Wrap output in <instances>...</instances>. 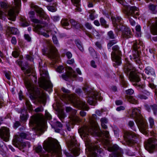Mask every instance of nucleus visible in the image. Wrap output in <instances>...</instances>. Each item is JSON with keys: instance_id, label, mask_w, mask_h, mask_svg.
<instances>
[{"instance_id": "obj_27", "label": "nucleus", "mask_w": 157, "mask_h": 157, "mask_svg": "<svg viewBox=\"0 0 157 157\" xmlns=\"http://www.w3.org/2000/svg\"><path fill=\"white\" fill-rule=\"evenodd\" d=\"M62 90L63 93H64L62 95V97L63 99L65 100H71L70 95L69 94L70 93V91L64 87L62 88Z\"/></svg>"}, {"instance_id": "obj_35", "label": "nucleus", "mask_w": 157, "mask_h": 157, "mask_svg": "<svg viewBox=\"0 0 157 157\" xmlns=\"http://www.w3.org/2000/svg\"><path fill=\"white\" fill-rule=\"evenodd\" d=\"M69 21L68 19L66 18H63L60 22L61 24L62 27L66 29H68L70 28H65L66 26H68L69 25Z\"/></svg>"}, {"instance_id": "obj_52", "label": "nucleus", "mask_w": 157, "mask_h": 157, "mask_svg": "<svg viewBox=\"0 0 157 157\" xmlns=\"http://www.w3.org/2000/svg\"><path fill=\"white\" fill-rule=\"evenodd\" d=\"M56 71L59 73H63L64 71V68L63 66H60L57 68Z\"/></svg>"}, {"instance_id": "obj_64", "label": "nucleus", "mask_w": 157, "mask_h": 157, "mask_svg": "<svg viewBox=\"0 0 157 157\" xmlns=\"http://www.w3.org/2000/svg\"><path fill=\"white\" fill-rule=\"evenodd\" d=\"M85 27L88 29H92V25L89 23H86L85 24Z\"/></svg>"}, {"instance_id": "obj_31", "label": "nucleus", "mask_w": 157, "mask_h": 157, "mask_svg": "<svg viewBox=\"0 0 157 157\" xmlns=\"http://www.w3.org/2000/svg\"><path fill=\"white\" fill-rule=\"evenodd\" d=\"M36 29L37 31L39 34H41L44 32H48V30H46L44 27L42 26L41 25L38 24L36 25Z\"/></svg>"}, {"instance_id": "obj_4", "label": "nucleus", "mask_w": 157, "mask_h": 157, "mask_svg": "<svg viewBox=\"0 0 157 157\" xmlns=\"http://www.w3.org/2000/svg\"><path fill=\"white\" fill-rule=\"evenodd\" d=\"M140 113V110L139 109H133L131 117L135 119V122L140 132L144 135H147L148 133V125Z\"/></svg>"}, {"instance_id": "obj_3", "label": "nucleus", "mask_w": 157, "mask_h": 157, "mask_svg": "<svg viewBox=\"0 0 157 157\" xmlns=\"http://www.w3.org/2000/svg\"><path fill=\"white\" fill-rule=\"evenodd\" d=\"M136 70L135 67L129 61H126L124 66L123 71L128 78L135 83L134 85L138 89L144 88L145 85L144 82H140V75L136 73Z\"/></svg>"}, {"instance_id": "obj_54", "label": "nucleus", "mask_w": 157, "mask_h": 157, "mask_svg": "<svg viewBox=\"0 0 157 157\" xmlns=\"http://www.w3.org/2000/svg\"><path fill=\"white\" fill-rule=\"evenodd\" d=\"M149 121L151 128H153L154 124V119L151 117H149Z\"/></svg>"}, {"instance_id": "obj_45", "label": "nucleus", "mask_w": 157, "mask_h": 157, "mask_svg": "<svg viewBox=\"0 0 157 157\" xmlns=\"http://www.w3.org/2000/svg\"><path fill=\"white\" fill-rule=\"evenodd\" d=\"M8 25L9 26L8 27V29L13 34L16 35L18 34V31L17 29L13 27H10V25L8 24Z\"/></svg>"}, {"instance_id": "obj_38", "label": "nucleus", "mask_w": 157, "mask_h": 157, "mask_svg": "<svg viewBox=\"0 0 157 157\" xmlns=\"http://www.w3.org/2000/svg\"><path fill=\"white\" fill-rule=\"evenodd\" d=\"M66 111L67 113L72 116H74L77 113V110L73 109L70 107H67L66 108Z\"/></svg>"}, {"instance_id": "obj_14", "label": "nucleus", "mask_w": 157, "mask_h": 157, "mask_svg": "<svg viewBox=\"0 0 157 157\" xmlns=\"http://www.w3.org/2000/svg\"><path fill=\"white\" fill-rule=\"evenodd\" d=\"M139 136L138 135L133 132L126 133V137L128 139L129 146L133 147L137 146Z\"/></svg>"}, {"instance_id": "obj_60", "label": "nucleus", "mask_w": 157, "mask_h": 157, "mask_svg": "<svg viewBox=\"0 0 157 157\" xmlns=\"http://www.w3.org/2000/svg\"><path fill=\"white\" fill-rule=\"evenodd\" d=\"M75 93L77 95L81 96L82 94V91L81 89L78 88L76 89Z\"/></svg>"}, {"instance_id": "obj_24", "label": "nucleus", "mask_w": 157, "mask_h": 157, "mask_svg": "<svg viewBox=\"0 0 157 157\" xmlns=\"http://www.w3.org/2000/svg\"><path fill=\"white\" fill-rule=\"evenodd\" d=\"M76 75L72 74L71 72H68L62 75V77L64 79L69 81L73 80V78H76Z\"/></svg>"}, {"instance_id": "obj_15", "label": "nucleus", "mask_w": 157, "mask_h": 157, "mask_svg": "<svg viewBox=\"0 0 157 157\" xmlns=\"http://www.w3.org/2000/svg\"><path fill=\"white\" fill-rule=\"evenodd\" d=\"M108 150L112 152L109 155V157H121L123 153L122 149L116 144L109 147Z\"/></svg>"}, {"instance_id": "obj_62", "label": "nucleus", "mask_w": 157, "mask_h": 157, "mask_svg": "<svg viewBox=\"0 0 157 157\" xmlns=\"http://www.w3.org/2000/svg\"><path fill=\"white\" fill-rule=\"evenodd\" d=\"M26 58L27 60L30 62H33L34 59L31 55H26Z\"/></svg>"}, {"instance_id": "obj_29", "label": "nucleus", "mask_w": 157, "mask_h": 157, "mask_svg": "<svg viewBox=\"0 0 157 157\" xmlns=\"http://www.w3.org/2000/svg\"><path fill=\"white\" fill-rule=\"evenodd\" d=\"M73 4L76 6L75 10L78 11L80 12L81 9L80 6V0H71Z\"/></svg>"}, {"instance_id": "obj_37", "label": "nucleus", "mask_w": 157, "mask_h": 157, "mask_svg": "<svg viewBox=\"0 0 157 157\" xmlns=\"http://www.w3.org/2000/svg\"><path fill=\"white\" fill-rule=\"evenodd\" d=\"M57 5V3L55 2L52 3V6H47V7L49 11L54 12H56L57 10L56 6Z\"/></svg>"}, {"instance_id": "obj_59", "label": "nucleus", "mask_w": 157, "mask_h": 157, "mask_svg": "<svg viewBox=\"0 0 157 157\" xmlns=\"http://www.w3.org/2000/svg\"><path fill=\"white\" fill-rule=\"evenodd\" d=\"M12 55L14 57L17 58L19 56V53L17 51H14L12 52Z\"/></svg>"}, {"instance_id": "obj_47", "label": "nucleus", "mask_w": 157, "mask_h": 157, "mask_svg": "<svg viewBox=\"0 0 157 157\" xmlns=\"http://www.w3.org/2000/svg\"><path fill=\"white\" fill-rule=\"evenodd\" d=\"M117 40H113L110 41L107 45L108 48L110 49L111 47L114 44L117 43Z\"/></svg>"}, {"instance_id": "obj_21", "label": "nucleus", "mask_w": 157, "mask_h": 157, "mask_svg": "<svg viewBox=\"0 0 157 157\" xmlns=\"http://www.w3.org/2000/svg\"><path fill=\"white\" fill-rule=\"evenodd\" d=\"M10 136L9 129L6 127H2L0 129V137L4 141H9Z\"/></svg>"}, {"instance_id": "obj_18", "label": "nucleus", "mask_w": 157, "mask_h": 157, "mask_svg": "<svg viewBox=\"0 0 157 157\" xmlns=\"http://www.w3.org/2000/svg\"><path fill=\"white\" fill-rule=\"evenodd\" d=\"M98 143L97 142L95 144H92L90 147V155L88 157H99L102 152V149L100 147Z\"/></svg>"}, {"instance_id": "obj_34", "label": "nucleus", "mask_w": 157, "mask_h": 157, "mask_svg": "<svg viewBox=\"0 0 157 157\" xmlns=\"http://www.w3.org/2000/svg\"><path fill=\"white\" fill-rule=\"evenodd\" d=\"M70 22L72 25L76 29H78L81 27V24L80 23L73 19H70Z\"/></svg>"}, {"instance_id": "obj_9", "label": "nucleus", "mask_w": 157, "mask_h": 157, "mask_svg": "<svg viewBox=\"0 0 157 157\" xmlns=\"http://www.w3.org/2000/svg\"><path fill=\"white\" fill-rule=\"evenodd\" d=\"M112 49L113 51L111 53V58L114 62L113 63V65L115 66L119 65L121 63V52L117 45L113 46Z\"/></svg>"}, {"instance_id": "obj_26", "label": "nucleus", "mask_w": 157, "mask_h": 157, "mask_svg": "<svg viewBox=\"0 0 157 157\" xmlns=\"http://www.w3.org/2000/svg\"><path fill=\"white\" fill-rule=\"evenodd\" d=\"M29 17L30 20L33 22L35 23L40 24L41 21L35 18V12L34 11H31L29 12Z\"/></svg>"}, {"instance_id": "obj_12", "label": "nucleus", "mask_w": 157, "mask_h": 157, "mask_svg": "<svg viewBox=\"0 0 157 157\" xmlns=\"http://www.w3.org/2000/svg\"><path fill=\"white\" fill-rule=\"evenodd\" d=\"M29 123L36 128L42 127L44 124V117L40 113L32 116Z\"/></svg>"}, {"instance_id": "obj_20", "label": "nucleus", "mask_w": 157, "mask_h": 157, "mask_svg": "<svg viewBox=\"0 0 157 157\" xmlns=\"http://www.w3.org/2000/svg\"><path fill=\"white\" fill-rule=\"evenodd\" d=\"M144 146L147 150H156L157 148V140L154 138H150L146 142Z\"/></svg>"}, {"instance_id": "obj_57", "label": "nucleus", "mask_w": 157, "mask_h": 157, "mask_svg": "<svg viewBox=\"0 0 157 157\" xmlns=\"http://www.w3.org/2000/svg\"><path fill=\"white\" fill-rule=\"evenodd\" d=\"M51 18L55 22L58 21L60 19V17L59 16H53Z\"/></svg>"}, {"instance_id": "obj_13", "label": "nucleus", "mask_w": 157, "mask_h": 157, "mask_svg": "<svg viewBox=\"0 0 157 157\" xmlns=\"http://www.w3.org/2000/svg\"><path fill=\"white\" fill-rule=\"evenodd\" d=\"M86 92L88 96L87 101L90 105H94L97 100L100 101L102 100V97L100 96V94L96 91L90 90Z\"/></svg>"}, {"instance_id": "obj_7", "label": "nucleus", "mask_w": 157, "mask_h": 157, "mask_svg": "<svg viewBox=\"0 0 157 157\" xmlns=\"http://www.w3.org/2000/svg\"><path fill=\"white\" fill-rule=\"evenodd\" d=\"M71 140L67 142V146L69 150H63V154L67 157H75L78 156L80 154V149L79 144L77 143L75 138L73 136Z\"/></svg>"}, {"instance_id": "obj_39", "label": "nucleus", "mask_w": 157, "mask_h": 157, "mask_svg": "<svg viewBox=\"0 0 157 157\" xmlns=\"http://www.w3.org/2000/svg\"><path fill=\"white\" fill-rule=\"evenodd\" d=\"M20 136L22 138L29 140L31 139L30 134L28 132H21L20 135Z\"/></svg>"}, {"instance_id": "obj_25", "label": "nucleus", "mask_w": 157, "mask_h": 157, "mask_svg": "<svg viewBox=\"0 0 157 157\" xmlns=\"http://www.w3.org/2000/svg\"><path fill=\"white\" fill-rule=\"evenodd\" d=\"M27 109L25 108L21 110L20 119V121L22 122H25L27 119L28 115L27 114Z\"/></svg>"}, {"instance_id": "obj_10", "label": "nucleus", "mask_w": 157, "mask_h": 157, "mask_svg": "<svg viewBox=\"0 0 157 157\" xmlns=\"http://www.w3.org/2000/svg\"><path fill=\"white\" fill-rule=\"evenodd\" d=\"M83 132L84 133H87L94 136L100 137L103 139H105V138L108 139L109 138L110 135L109 132L106 130L101 131L99 133L95 128L92 127L89 128L86 126Z\"/></svg>"}, {"instance_id": "obj_17", "label": "nucleus", "mask_w": 157, "mask_h": 157, "mask_svg": "<svg viewBox=\"0 0 157 157\" xmlns=\"http://www.w3.org/2000/svg\"><path fill=\"white\" fill-rule=\"evenodd\" d=\"M112 23L115 32L117 34L118 32L121 31L120 29L122 26H123V19L120 16H116V17H111Z\"/></svg>"}, {"instance_id": "obj_50", "label": "nucleus", "mask_w": 157, "mask_h": 157, "mask_svg": "<svg viewBox=\"0 0 157 157\" xmlns=\"http://www.w3.org/2000/svg\"><path fill=\"white\" fill-rule=\"evenodd\" d=\"M52 39L54 44H55L57 46H59V44L58 43V41L55 35H53Z\"/></svg>"}, {"instance_id": "obj_44", "label": "nucleus", "mask_w": 157, "mask_h": 157, "mask_svg": "<svg viewBox=\"0 0 157 157\" xmlns=\"http://www.w3.org/2000/svg\"><path fill=\"white\" fill-rule=\"evenodd\" d=\"M21 26L24 27L29 26L30 24L29 21H27L26 19L23 18L21 19Z\"/></svg>"}, {"instance_id": "obj_53", "label": "nucleus", "mask_w": 157, "mask_h": 157, "mask_svg": "<svg viewBox=\"0 0 157 157\" xmlns=\"http://www.w3.org/2000/svg\"><path fill=\"white\" fill-rule=\"evenodd\" d=\"M44 110L43 107L42 106H40L35 109V111L36 112H42Z\"/></svg>"}, {"instance_id": "obj_6", "label": "nucleus", "mask_w": 157, "mask_h": 157, "mask_svg": "<svg viewBox=\"0 0 157 157\" xmlns=\"http://www.w3.org/2000/svg\"><path fill=\"white\" fill-rule=\"evenodd\" d=\"M123 5L122 12L124 14L125 17L128 19L129 22L132 26L135 25V22L131 17H132L135 18H137L140 14L138 8L135 6H131L127 4Z\"/></svg>"}, {"instance_id": "obj_36", "label": "nucleus", "mask_w": 157, "mask_h": 157, "mask_svg": "<svg viewBox=\"0 0 157 157\" xmlns=\"http://www.w3.org/2000/svg\"><path fill=\"white\" fill-rule=\"evenodd\" d=\"M145 72L148 75L154 76L155 75L154 69L150 67H147L144 70Z\"/></svg>"}, {"instance_id": "obj_41", "label": "nucleus", "mask_w": 157, "mask_h": 157, "mask_svg": "<svg viewBox=\"0 0 157 157\" xmlns=\"http://www.w3.org/2000/svg\"><path fill=\"white\" fill-rule=\"evenodd\" d=\"M100 22L101 25L102 27L105 28H107L109 27V25L107 24L106 21L103 17H101L100 18Z\"/></svg>"}, {"instance_id": "obj_49", "label": "nucleus", "mask_w": 157, "mask_h": 157, "mask_svg": "<svg viewBox=\"0 0 157 157\" xmlns=\"http://www.w3.org/2000/svg\"><path fill=\"white\" fill-rule=\"evenodd\" d=\"M92 33L94 36L97 37V38H99L101 36V35L95 29H93Z\"/></svg>"}, {"instance_id": "obj_5", "label": "nucleus", "mask_w": 157, "mask_h": 157, "mask_svg": "<svg viewBox=\"0 0 157 157\" xmlns=\"http://www.w3.org/2000/svg\"><path fill=\"white\" fill-rule=\"evenodd\" d=\"M43 148L48 153H50L52 156L56 155L58 157H61L62 153L60 145L57 141L52 140L44 141L43 146Z\"/></svg>"}, {"instance_id": "obj_40", "label": "nucleus", "mask_w": 157, "mask_h": 157, "mask_svg": "<svg viewBox=\"0 0 157 157\" xmlns=\"http://www.w3.org/2000/svg\"><path fill=\"white\" fill-rule=\"evenodd\" d=\"M75 43L79 50L81 52L84 50L82 43L81 41L78 39L76 40L75 41Z\"/></svg>"}, {"instance_id": "obj_48", "label": "nucleus", "mask_w": 157, "mask_h": 157, "mask_svg": "<svg viewBox=\"0 0 157 157\" xmlns=\"http://www.w3.org/2000/svg\"><path fill=\"white\" fill-rule=\"evenodd\" d=\"M107 35L109 37V38L111 39H114L116 37L113 32L112 31H109L107 33Z\"/></svg>"}, {"instance_id": "obj_46", "label": "nucleus", "mask_w": 157, "mask_h": 157, "mask_svg": "<svg viewBox=\"0 0 157 157\" xmlns=\"http://www.w3.org/2000/svg\"><path fill=\"white\" fill-rule=\"evenodd\" d=\"M128 125L132 130L136 131V128L134 122L132 121H130L128 123Z\"/></svg>"}, {"instance_id": "obj_2", "label": "nucleus", "mask_w": 157, "mask_h": 157, "mask_svg": "<svg viewBox=\"0 0 157 157\" xmlns=\"http://www.w3.org/2000/svg\"><path fill=\"white\" fill-rule=\"evenodd\" d=\"M12 9H10L8 3L6 2H2L0 3L1 8L3 9L6 12L0 10V18L5 21L6 18V14L8 15V19L10 20L14 21L15 20L16 15L15 12H18L21 6V0H13Z\"/></svg>"}, {"instance_id": "obj_22", "label": "nucleus", "mask_w": 157, "mask_h": 157, "mask_svg": "<svg viewBox=\"0 0 157 157\" xmlns=\"http://www.w3.org/2000/svg\"><path fill=\"white\" fill-rule=\"evenodd\" d=\"M120 30L122 32V37L124 38L128 39L133 36L130 29L126 26L124 25L122 26Z\"/></svg>"}, {"instance_id": "obj_16", "label": "nucleus", "mask_w": 157, "mask_h": 157, "mask_svg": "<svg viewBox=\"0 0 157 157\" xmlns=\"http://www.w3.org/2000/svg\"><path fill=\"white\" fill-rule=\"evenodd\" d=\"M148 26H149L151 32L153 35H157V17L153 18L148 21ZM152 40L157 41V36L153 37Z\"/></svg>"}, {"instance_id": "obj_43", "label": "nucleus", "mask_w": 157, "mask_h": 157, "mask_svg": "<svg viewBox=\"0 0 157 157\" xmlns=\"http://www.w3.org/2000/svg\"><path fill=\"white\" fill-rule=\"evenodd\" d=\"M120 78V81L121 84L124 87H127L128 86L127 82L124 80V77L122 75H120L119 76Z\"/></svg>"}, {"instance_id": "obj_11", "label": "nucleus", "mask_w": 157, "mask_h": 157, "mask_svg": "<svg viewBox=\"0 0 157 157\" xmlns=\"http://www.w3.org/2000/svg\"><path fill=\"white\" fill-rule=\"evenodd\" d=\"M132 48L133 59L137 64L140 65L141 61L140 59V54L141 49L143 48V46L140 43L139 41H136L133 42Z\"/></svg>"}, {"instance_id": "obj_28", "label": "nucleus", "mask_w": 157, "mask_h": 157, "mask_svg": "<svg viewBox=\"0 0 157 157\" xmlns=\"http://www.w3.org/2000/svg\"><path fill=\"white\" fill-rule=\"evenodd\" d=\"M63 124L57 121L53 127L55 131L57 133H60L62 131Z\"/></svg>"}, {"instance_id": "obj_19", "label": "nucleus", "mask_w": 157, "mask_h": 157, "mask_svg": "<svg viewBox=\"0 0 157 157\" xmlns=\"http://www.w3.org/2000/svg\"><path fill=\"white\" fill-rule=\"evenodd\" d=\"M75 106L79 109H82L88 110V108L86 105L85 101H77L75 104ZM80 116L82 117L85 116L86 115V113L83 110L80 111L79 112Z\"/></svg>"}, {"instance_id": "obj_56", "label": "nucleus", "mask_w": 157, "mask_h": 157, "mask_svg": "<svg viewBox=\"0 0 157 157\" xmlns=\"http://www.w3.org/2000/svg\"><path fill=\"white\" fill-rule=\"evenodd\" d=\"M137 98H140L141 99H147V97L143 94H138L137 96Z\"/></svg>"}, {"instance_id": "obj_61", "label": "nucleus", "mask_w": 157, "mask_h": 157, "mask_svg": "<svg viewBox=\"0 0 157 157\" xmlns=\"http://www.w3.org/2000/svg\"><path fill=\"white\" fill-rule=\"evenodd\" d=\"M125 92L126 94L128 95H131L133 94L134 91L132 89H130L126 90Z\"/></svg>"}, {"instance_id": "obj_32", "label": "nucleus", "mask_w": 157, "mask_h": 157, "mask_svg": "<svg viewBox=\"0 0 157 157\" xmlns=\"http://www.w3.org/2000/svg\"><path fill=\"white\" fill-rule=\"evenodd\" d=\"M149 10L151 13L155 14L157 13V5L150 3L148 6Z\"/></svg>"}, {"instance_id": "obj_55", "label": "nucleus", "mask_w": 157, "mask_h": 157, "mask_svg": "<svg viewBox=\"0 0 157 157\" xmlns=\"http://www.w3.org/2000/svg\"><path fill=\"white\" fill-rule=\"evenodd\" d=\"M25 104L28 109H31L32 108V105L29 100H26L25 102Z\"/></svg>"}, {"instance_id": "obj_1", "label": "nucleus", "mask_w": 157, "mask_h": 157, "mask_svg": "<svg viewBox=\"0 0 157 157\" xmlns=\"http://www.w3.org/2000/svg\"><path fill=\"white\" fill-rule=\"evenodd\" d=\"M21 70L23 71L24 73L27 75L29 77L25 78L24 79V83L25 86L28 90L33 92L34 94L33 96L31 95V98L34 99L36 97L38 98L39 101L41 103L44 104L45 105L46 102V98L45 95L40 88L37 87L36 89L33 83V79L34 80L35 83L37 82L36 77H34L33 75H31L30 74L31 71V67L29 66L27 62L25 63L21 67Z\"/></svg>"}, {"instance_id": "obj_58", "label": "nucleus", "mask_w": 157, "mask_h": 157, "mask_svg": "<svg viewBox=\"0 0 157 157\" xmlns=\"http://www.w3.org/2000/svg\"><path fill=\"white\" fill-rule=\"evenodd\" d=\"M45 116L48 119L51 120L52 119V116L47 110L45 111Z\"/></svg>"}, {"instance_id": "obj_33", "label": "nucleus", "mask_w": 157, "mask_h": 157, "mask_svg": "<svg viewBox=\"0 0 157 157\" xmlns=\"http://www.w3.org/2000/svg\"><path fill=\"white\" fill-rule=\"evenodd\" d=\"M151 109L152 110L154 115L156 116L157 115V105L156 104L151 105L149 108H147V109L149 112L151 111Z\"/></svg>"}, {"instance_id": "obj_51", "label": "nucleus", "mask_w": 157, "mask_h": 157, "mask_svg": "<svg viewBox=\"0 0 157 157\" xmlns=\"http://www.w3.org/2000/svg\"><path fill=\"white\" fill-rule=\"evenodd\" d=\"M36 152L39 153H42V148L41 145H38L35 148Z\"/></svg>"}, {"instance_id": "obj_63", "label": "nucleus", "mask_w": 157, "mask_h": 157, "mask_svg": "<svg viewBox=\"0 0 157 157\" xmlns=\"http://www.w3.org/2000/svg\"><path fill=\"white\" fill-rule=\"evenodd\" d=\"M89 50L90 54L93 56L95 53V51L94 49L92 47H90L89 48Z\"/></svg>"}, {"instance_id": "obj_8", "label": "nucleus", "mask_w": 157, "mask_h": 157, "mask_svg": "<svg viewBox=\"0 0 157 157\" xmlns=\"http://www.w3.org/2000/svg\"><path fill=\"white\" fill-rule=\"evenodd\" d=\"M40 74L43 78V81L39 83L40 87L43 88L46 91H52L53 87V85L51 81L48 79H45V78H47L48 77V71L46 70V67L44 66L40 68Z\"/></svg>"}, {"instance_id": "obj_23", "label": "nucleus", "mask_w": 157, "mask_h": 157, "mask_svg": "<svg viewBox=\"0 0 157 157\" xmlns=\"http://www.w3.org/2000/svg\"><path fill=\"white\" fill-rule=\"evenodd\" d=\"M32 7L41 19H45V14L42 8L35 5H32Z\"/></svg>"}, {"instance_id": "obj_42", "label": "nucleus", "mask_w": 157, "mask_h": 157, "mask_svg": "<svg viewBox=\"0 0 157 157\" xmlns=\"http://www.w3.org/2000/svg\"><path fill=\"white\" fill-rule=\"evenodd\" d=\"M128 100L130 103L133 104H136L138 103V101L136 98L132 96H129L128 98Z\"/></svg>"}, {"instance_id": "obj_30", "label": "nucleus", "mask_w": 157, "mask_h": 157, "mask_svg": "<svg viewBox=\"0 0 157 157\" xmlns=\"http://www.w3.org/2000/svg\"><path fill=\"white\" fill-rule=\"evenodd\" d=\"M7 150V148L5 144L0 146V154L3 157H7L6 155Z\"/></svg>"}]
</instances>
